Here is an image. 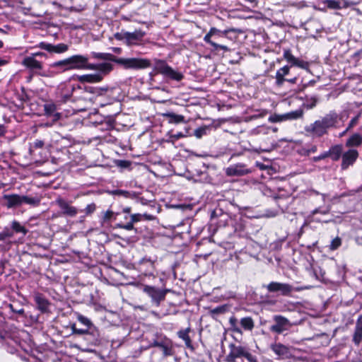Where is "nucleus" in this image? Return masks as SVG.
<instances>
[{"mask_svg":"<svg viewBox=\"0 0 362 362\" xmlns=\"http://www.w3.org/2000/svg\"><path fill=\"white\" fill-rule=\"evenodd\" d=\"M338 122V114L330 112L322 119L305 126V131L313 137H321L327 133L329 129L334 127Z\"/></svg>","mask_w":362,"mask_h":362,"instance_id":"1","label":"nucleus"},{"mask_svg":"<svg viewBox=\"0 0 362 362\" xmlns=\"http://www.w3.org/2000/svg\"><path fill=\"white\" fill-rule=\"evenodd\" d=\"M114 89L108 86L87 87L85 91L93 95L90 100H93L101 107L113 103L116 98L112 95Z\"/></svg>","mask_w":362,"mask_h":362,"instance_id":"2","label":"nucleus"},{"mask_svg":"<svg viewBox=\"0 0 362 362\" xmlns=\"http://www.w3.org/2000/svg\"><path fill=\"white\" fill-rule=\"evenodd\" d=\"M145 33L141 30H136L134 32H127L122 30L115 33L114 37L116 40L122 41L127 46L139 45L142 41Z\"/></svg>","mask_w":362,"mask_h":362,"instance_id":"3","label":"nucleus"},{"mask_svg":"<svg viewBox=\"0 0 362 362\" xmlns=\"http://www.w3.org/2000/svg\"><path fill=\"white\" fill-rule=\"evenodd\" d=\"M115 63L122 66L127 69H142L151 66V62L148 59L144 58H123L116 57Z\"/></svg>","mask_w":362,"mask_h":362,"instance_id":"4","label":"nucleus"},{"mask_svg":"<svg viewBox=\"0 0 362 362\" xmlns=\"http://www.w3.org/2000/svg\"><path fill=\"white\" fill-rule=\"evenodd\" d=\"M154 70L170 79L180 81L183 78V74L168 66L165 62L158 60L156 62Z\"/></svg>","mask_w":362,"mask_h":362,"instance_id":"5","label":"nucleus"},{"mask_svg":"<svg viewBox=\"0 0 362 362\" xmlns=\"http://www.w3.org/2000/svg\"><path fill=\"white\" fill-rule=\"evenodd\" d=\"M244 357L249 362H253V356L247 351V349L241 346L230 345V353L227 355L226 361L227 362H235L238 358Z\"/></svg>","mask_w":362,"mask_h":362,"instance_id":"6","label":"nucleus"},{"mask_svg":"<svg viewBox=\"0 0 362 362\" xmlns=\"http://www.w3.org/2000/svg\"><path fill=\"white\" fill-rule=\"evenodd\" d=\"M227 34H228V30L222 31V30H220L213 27V28H211L209 33L207 34H206L205 36L204 37V41L206 43L209 44L211 47H213V48L215 50H217L218 49H221L225 52H228V51H229V48L227 46L218 45L211 40L212 36L216 35L218 37H221V36H226Z\"/></svg>","mask_w":362,"mask_h":362,"instance_id":"7","label":"nucleus"},{"mask_svg":"<svg viewBox=\"0 0 362 362\" xmlns=\"http://www.w3.org/2000/svg\"><path fill=\"white\" fill-rule=\"evenodd\" d=\"M143 291L151 298L153 303L159 305L160 303L165 299L168 290L160 289L154 286L144 285L143 286Z\"/></svg>","mask_w":362,"mask_h":362,"instance_id":"8","label":"nucleus"},{"mask_svg":"<svg viewBox=\"0 0 362 362\" xmlns=\"http://www.w3.org/2000/svg\"><path fill=\"white\" fill-rule=\"evenodd\" d=\"M68 59L70 70L72 69H88L90 64L88 62V57L84 55L76 54Z\"/></svg>","mask_w":362,"mask_h":362,"instance_id":"9","label":"nucleus"},{"mask_svg":"<svg viewBox=\"0 0 362 362\" xmlns=\"http://www.w3.org/2000/svg\"><path fill=\"white\" fill-rule=\"evenodd\" d=\"M266 288L269 292H279L281 295L286 296H290L293 292V286L286 283L272 281L267 285Z\"/></svg>","mask_w":362,"mask_h":362,"instance_id":"10","label":"nucleus"},{"mask_svg":"<svg viewBox=\"0 0 362 362\" xmlns=\"http://www.w3.org/2000/svg\"><path fill=\"white\" fill-rule=\"evenodd\" d=\"M358 151L355 148H350L348 151L341 153V169L346 170L349 166L353 165L358 158Z\"/></svg>","mask_w":362,"mask_h":362,"instance_id":"11","label":"nucleus"},{"mask_svg":"<svg viewBox=\"0 0 362 362\" xmlns=\"http://www.w3.org/2000/svg\"><path fill=\"white\" fill-rule=\"evenodd\" d=\"M361 76L358 74H351L346 76L344 71V78L341 79V85L343 86L344 90L356 91V84L358 83Z\"/></svg>","mask_w":362,"mask_h":362,"instance_id":"12","label":"nucleus"},{"mask_svg":"<svg viewBox=\"0 0 362 362\" xmlns=\"http://www.w3.org/2000/svg\"><path fill=\"white\" fill-rule=\"evenodd\" d=\"M251 173L252 170L243 163L231 165L226 169V174L228 176H243Z\"/></svg>","mask_w":362,"mask_h":362,"instance_id":"13","label":"nucleus"},{"mask_svg":"<svg viewBox=\"0 0 362 362\" xmlns=\"http://www.w3.org/2000/svg\"><path fill=\"white\" fill-rule=\"evenodd\" d=\"M37 47L45 49L50 53L62 54L66 52L69 49V46L64 43L52 45L45 42H40Z\"/></svg>","mask_w":362,"mask_h":362,"instance_id":"14","label":"nucleus"},{"mask_svg":"<svg viewBox=\"0 0 362 362\" xmlns=\"http://www.w3.org/2000/svg\"><path fill=\"white\" fill-rule=\"evenodd\" d=\"M274 320L275 321V324L270 327V331L277 334H281L287 329L288 320L286 318L281 315H276L274 316Z\"/></svg>","mask_w":362,"mask_h":362,"instance_id":"15","label":"nucleus"},{"mask_svg":"<svg viewBox=\"0 0 362 362\" xmlns=\"http://www.w3.org/2000/svg\"><path fill=\"white\" fill-rule=\"evenodd\" d=\"M113 69L112 64L109 62H103L99 64H90L88 70L98 71L96 74H100L102 80L103 77L107 75Z\"/></svg>","mask_w":362,"mask_h":362,"instance_id":"16","label":"nucleus"},{"mask_svg":"<svg viewBox=\"0 0 362 362\" xmlns=\"http://www.w3.org/2000/svg\"><path fill=\"white\" fill-rule=\"evenodd\" d=\"M3 199L8 208L16 207L23 204V195L16 194H4Z\"/></svg>","mask_w":362,"mask_h":362,"instance_id":"17","label":"nucleus"},{"mask_svg":"<svg viewBox=\"0 0 362 362\" xmlns=\"http://www.w3.org/2000/svg\"><path fill=\"white\" fill-rule=\"evenodd\" d=\"M57 204L64 215L74 217L78 213V210L76 207L71 206L66 201L62 199H58Z\"/></svg>","mask_w":362,"mask_h":362,"instance_id":"18","label":"nucleus"},{"mask_svg":"<svg viewBox=\"0 0 362 362\" xmlns=\"http://www.w3.org/2000/svg\"><path fill=\"white\" fill-rule=\"evenodd\" d=\"M34 300L37 304V309L41 313L48 312L50 303L42 293H35L34 294Z\"/></svg>","mask_w":362,"mask_h":362,"instance_id":"19","label":"nucleus"},{"mask_svg":"<svg viewBox=\"0 0 362 362\" xmlns=\"http://www.w3.org/2000/svg\"><path fill=\"white\" fill-rule=\"evenodd\" d=\"M51 71L54 74H59L70 70L68 59L55 62L49 65Z\"/></svg>","mask_w":362,"mask_h":362,"instance_id":"20","label":"nucleus"},{"mask_svg":"<svg viewBox=\"0 0 362 362\" xmlns=\"http://www.w3.org/2000/svg\"><path fill=\"white\" fill-rule=\"evenodd\" d=\"M291 66L286 65L276 71L275 79L276 85L279 87L283 86L286 81L285 76L289 74Z\"/></svg>","mask_w":362,"mask_h":362,"instance_id":"21","label":"nucleus"},{"mask_svg":"<svg viewBox=\"0 0 362 362\" xmlns=\"http://www.w3.org/2000/svg\"><path fill=\"white\" fill-rule=\"evenodd\" d=\"M158 347L162 350L164 356H172L173 354L172 341L165 336L161 337Z\"/></svg>","mask_w":362,"mask_h":362,"instance_id":"22","label":"nucleus"},{"mask_svg":"<svg viewBox=\"0 0 362 362\" xmlns=\"http://www.w3.org/2000/svg\"><path fill=\"white\" fill-rule=\"evenodd\" d=\"M140 271L144 272V275L150 276L153 274L154 270V262L151 259H142L139 262Z\"/></svg>","mask_w":362,"mask_h":362,"instance_id":"23","label":"nucleus"},{"mask_svg":"<svg viewBox=\"0 0 362 362\" xmlns=\"http://www.w3.org/2000/svg\"><path fill=\"white\" fill-rule=\"evenodd\" d=\"M22 64L27 68H29L30 69H42V63L37 60L33 56H28L25 57L23 62Z\"/></svg>","mask_w":362,"mask_h":362,"instance_id":"24","label":"nucleus"},{"mask_svg":"<svg viewBox=\"0 0 362 362\" xmlns=\"http://www.w3.org/2000/svg\"><path fill=\"white\" fill-rule=\"evenodd\" d=\"M327 157H330L334 160H337L339 159V146L337 145L333 146L328 152H326L320 156L314 158L315 160H318L320 159L325 158Z\"/></svg>","mask_w":362,"mask_h":362,"instance_id":"25","label":"nucleus"},{"mask_svg":"<svg viewBox=\"0 0 362 362\" xmlns=\"http://www.w3.org/2000/svg\"><path fill=\"white\" fill-rule=\"evenodd\" d=\"M74 89H75V87L74 85H71V84L63 85V87L62 88L61 91H60V97H61L60 101H62L63 103H66V101H68L70 99Z\"/></svg>","mask_w":362,"mask_h":362,"instance_id":"26","label":"nucleus"},{"mask_svg":"<svg viewBox=\"0 0 362 362\" xmlns=\"http://www.w3.org/2000/svg\"><path fill=\"white\" fill-rule=\"evenodd\" d=\"M190 330V327H187L185 329H180V331L177 332V336L179 338L182 339L185 341L186 347L191 350H194V346L192 344V340L189 336Z\"/></svg>","mask_w":362,"mask_h":362,"instance_id":"27","label":"nucleus"},{"mask_svg":"<svg viewBox=\"0 0 362 362\" xmlns=\"http://www.w3.org/2000/svg\"><path fill=\"white\" fill-rule=\"evenodd\" d=\"M78 79L82 83H99L102 81L100 74H88L78 76Z\"/></svg>","mask_w":362,"mask_h":362,"instance_id":"28","label":"nucleus"},{"mask_svg":"<svg viewBox=\"0 0 362 362\" xmlns=\"http://www.w3.org/2000/svg\"><path fill=\"white\" fill-rule=\"evenodd\" d=\"M361 144L362 136L358 133L352 134L346 141V146L351 147L352 148L353 147L359 146Z\"/></svg>","mask_w":362,"mask_h":362,"instance_id":"29","label":"nucleus"},{"mask_svg":"<svg viewBox=\"0 0 362 362\" xmlns=\"http://www.w3.org/2000/svg\"><path fill=\"white\" fill-rule=\"evenodd\" d=\"M272 350L279 356H286L288 354V348L281 344H275L271 346Z\"/></svg>","mask_w":362,"mask_h":362,"instance_id":"30","label":"nucleus"},{"mask_svg":"<svg viewBox=\"0 0 362 362\" xmlns=\"http://www.w3.org/2000/svg\"><path fill=\"white\" fill-rule=\"evenodd\" d=\"M303 115V110L298 109L284 114V118L286 120H295L301 118Z\"/></svg>","mask_w":362,"mask_h":362,"instance_id":"31","label":"nucleus"},{"mask_svg":"<svg viewBox=\"0 0 362 362\" xmlns=\"http://www.w3.org/2000/svg\"><path fill=\"white\" fill-rule=\"evenodd\" d=\"M91 55L93 58L104 59V60H110L115 62V59L116 57L110 53H103V52H92Z\"/></svg>","mask_w":362,"mask_h":362,"instance_id":"32","label":"nucleus"},{"mask_svg":"<svg viewBox=\"0 0 362 362\" xmlns=\"http://www.w3.org/2000/svg\"><path fill=\"white\" fill-rule=\"evenodd\" d=\"M240 323L245 330L251 331L254 327L253 320L250 317L242 318Z\"/></svg>","mask_w":362,"mask_h":362,"instance_id":"33","label":"nucleus"},{"mask_svg":"<svg viewBox=\"0 0 362 362\" xmlns=\"http://www.w3.org/2000/svg\"><path fill=\"white\" fill-rule=\"evenodd\" d=\"M165 115V117L169 118V122L170 123L178 124V123L185 122V117L181 115H177V114L170 112V113H167Z\"/></svg>","mask_w":362,"mask_h":362,"instance_id":"34","label":"nucleus"},{"mask_svg":"<svg viewBox=\"0 0 362 362\" xmlns=\"http://www.w3.org/2000/svg\"><path fill=\"white\" fill-rule=\"evenodd\" d=\"M117 215V214L112 210H107L106 211L103 212L101 223L104 225L112 219L115 220Z\"/></svg>","mask_w":362,"mask_h":362,"instance_id":"35","label":"nucleus"},{"mask_svg":"<svg viewBox=\"0 0 362 362\" xmlns=\"http://www.w3.org/2000/svg\"><path fill=\"white\" fill-rule=\"evenodd\" d=\"M11 229L13 230V233L14 232L20 233L23 235H25L28 232L27 229L24 226H21L20 223L16 221L12 222Z\"/></svg>","mask_w":362,"mask_h":362,"instance_id":"36","label":"nucleus"},{"mask_svg":"<svg viewBox=\"0 0 362 362\" xmlns=\"http://www.w3.org/2000/svg\"><path fill=\"white\" fill-rule=\"evenodd\" d=\"M40 199L37 197H32L23 195V204H29L31 206H37L40 204Z\"/></svg>","mask_w":362,"mask_h":362,"instance_id":"37","label":"nucleus"},{"mask_svg":"<svg viewBox=\"0 0 362 362\" xmlns=\"http://www.w3.org/2000/svg\"><path fill=\"white\" fill-rule=\"evenodd\" d=\"M283 57L284 59H286L288 63L291 64L290 66H293V64L295 62L296 57L292 54L291 51L289 49H284Z\"/></svg>","mask_w":362,"mask_h":362,"instance_id":"38","label":"nucleus"},{"mask_svg":"<svg viewBox=\"0 0 362 362\" xmlns=\"http://www.w3.org/2000/svg\"><path fill=\"white\" fill-rule=\"evenodd\" d=\"M13 236V230L11 228L6 227L0 232V240H5Z\"/></svg>","mask_w":362,"mask_h":362,"instance_id":"39","label":"nucleus"},{"mask_svg":"<svg viewBox=\"0 0 362 362\" xmlns=\"http://www.w3.org/2000/svg\"><path fill=\"white\" fill-rule=\"evenodd\" d=\"M210 129L209 126H203L199 128H197L194 130V136L197 139H201L203 136L206 135L207 134V131Z\"/></svg>","mask_w":362,"mask_h":362,"instance_id":"40","label":"nucleus"},{"mask_svg":"<svg viewBox=\"0 0 362 362\" xmlns=\"http://www.w3.org/2000/svg\"><path fill=\"white\" fill-rule=\"evenodd\" d=\"M44 110L46 115H52L56 111V105L52 103H46L44 105Z\"/></svg>","mask_w":362,"mask_h":362,"instance_id":"41","label":"nucleus"},{"mask_svg":"<svg viewBox=\"0 0 362 362\" xmlns=\"http://www.w3.org/2000/svg\"><path fill=\"white\" fill-rule=\"evenodd\" d=\"M77 320L79 322L86 326L88 329L93 326L91 321L88 317L81 314H78Z\"/></svg>","mask_w":362,"mask_h":362,"instance_id":"42","label":"nucleus"},{"mask_svg":"<svg viewBox=\"0 0 362 362\" xmlns=\"http://www.w3.org/2000/svg\"><path fill=\"white\" fill-rule=\"evenodd\" d=\"M362 341V331L355 328L353 335V341L356 345H359Z\"/></svg>","mask_w":362,"mask_h":362,"instance_id":"43","label":"nucleus"},{"mask_svg":"<svg viewBox=\"0 0 362 362\" xmlns=\"http://www.w3.org/2000/svg\"><path fill=\"white\" fill-rule=\"evenodd\" d=\"M362 341V331L355 328L353 335V341L356 345H359Z\"/></svg>","mask_w":362,"mask_h":362,"instance_id":"44","label":"nucleus"},{"mask_svg":"<svg viewBox=\"0 0 362 362\" xmlns=\"http://www.w3.org/2000/svg\"><path fill=\"white\" fill-rule=\"evenodd\" d=\"M268 120H269V122H272V123L281 122L286 121V119L284 118V114H283V115H277V114L272 115L269 117Z\"/></svg>","mask_w":362,"mask_h":362,"instance_id":"45","label":"nucleus"},{"mask_svg":"<svg viewBox=\"0 0 362 362\" xmlns=\"http://www.w3.org/2000/svg\"><path fill=\"white\" fill-rule=\"evenodd\" d=\"M293 66H298V67L303 69H308L309 67V64L307 62H305L298 58H296L295 62L293 64Z\"/></svg>","mask_w":362,"mask_h":362,"instance_id":"46","label":"nucleus"},{"mask_svg":"<svg viewBox=\"0 0 362 362\" xmlns=\"http://www.w3.org/2000/svg\"><path fill=\"white\" fill-rule=\"evenodd\" d=\"M360 117V114L357 115L354 117H353L351 121L349 122L348 127L342 132L341 133V136H342L349 129L354 127L358 121V119Z\"/></svg>","mask_w":362,"mask_h":362,"instance_id":"47","label":"nucleus"},{"mask_svg":"<svg viewBox=\"0 0 362 362\" xmlns=\"http://www.w3.org/2000/svg\"><path fill=\"white\" fill-rule=\"evenodd\" d=\"M116 228L125 229L127 230H132L134 229V223L131 221L126 224L117 223L115 226Z\"/></svg>","mask_w":362,"mask_h":362,"instance_id":"48","label":"nucleus"},{"mask_svg":"<svg viewBox=\"0 0 362 362\" xmlns=\"http://www.w3.org/2000/svg\"><path fill=\"white\" fill-rule=\"evenodd\" d=\"M325 4L327 8L332 9H337L339 7V3L334 0H326Z\"/></svg>","mask_w":362,"mask_h":362,"instance_id":"49","label":"nucleus"},{"mask_svg":"<svg viewBox=\"0 0 362 362\" xmlns=\"http://www.w3.org/2000/svg\"><path fill=\"white\" fill-rule=\"evenodd\" d=\"M229 322H230V324L231 327H233V329L234 332L239 333V334L242 333L241 329L237 326V324H236L237 320L235 317L230 318Z\"/></svg>","mask_w":362,"mask_h":362,"instance_id":"50","label":"nucleus"},{"mask_svg":"<svg viewBox=\"0 0 362 362\" xmlns=\"http://www.w3.org/2000/svg\"><path fill=\"white\" fill-rule=\"evenodd\" d=\"M96 209V206L94 203L88 204L85 209V212L86 214H90L95 211Z\"/></svg>","mask_w":362,"mask_h":362,"instance_id":"51","label":"nucleus"},{"mask_svg":"<svg viewBox=\"0 0 362 362\" xmlns=\"http://www.w3.org/2000/svg\"><path fill=\"white\" fill-rule=\"evenodd\" d=\"M313 286L311 285H305V286H293V291H302L304 290H309L313 288Z\"/></svg>","mask_w":362,"mask_h":362,"instance_id":"52","label":"nucleus"},{"mask_svg":"<svg viewBox=\"0 0 362 362\" xmlns=\"http://www.w3.org/2000/svg\"><path fill=\"white\" fill-rule=\"evenodd\" d=\"M72 330L74 334H86L88 333V329H77L75 326L72 327Z\"/></svg>","mask_w":362,"mask_h":362,"instance_id":"53","label":"nucleus"},{"mask_svg":"<svg viewBox=\"0 0 362 362\" xmlns=\"http://www.w3.org/2000/svg\"><path fill=\"white\" fill-rule=\"evenodd\" d=\"M142 215L140 214H134L130 216V221L133 223H137L141 221Z\"/></svg>","mask_w":362,"mask_h":362,"instance_id":"54","label":"nucleus"},{"mask_svg":"<svg viewBox=\"0 0 362 362\" xmlns=\"http://www.w3.org/2000/svg\"><path fill=\"white\" fill-rule=\"evenodd\" d=\"M339 246V238L338 237H337L332 241L331 245H330V249L332 250H336Z\"/></svg>","mask_w":362,"mask_h":362,"instance_id":"55","label":"nucleus"},{"mask_svg":"<svg viewBox=\"0 0 362 362\" xmlns=\"http://www.w3.org/2000/svg\"><path fill=\"white\" fill-rule=\"evenodd\" d=\"M226 306H218V307L214 308L211 310V313H215V314L223 313L226 311Z\"/></svg>","mask_w":362,"mask_h":362,"instance_id":"56","label":"nucleus"},{"mask_svg":"<svg viewBox=\"0 0 362 362\" xmlns=\"http://www.w3.org/2000/svg\"><path fill=\"white\" fill-rule=\"evenodd\" d=\"M161 337H163V335L158 336L157 338L150 344L149 347H158Z\"/></svg>","mask_w":362,"mask_h":362,"instance_id":"57","label":"nucleus"},{"mask_svg":"<svg viewBox=\"0 0 362 362\" xmlns=\"http://www.w3.org/2000/svg\"><path fill=\"white\" fill-rule=\"evenodd\" d=\"M267 110H258V113L255 114L252 116V118H257V117H264L267 114Z\"/></svg>","mask_w":362,"mask_h":362,"instance_id":"58","label":"nucleus"},{"mask_svg":"<svg viewBox=\"0 0 362 362\" xmlns=\"http://www.w3.org/2000/svg\"><path fill=\"white\" fill-rule=\"evenodd\" d=\"M356 329L362 331V315H360L356 323Z\"/></svg>","mask_w":362,"mask_h":362,"instance_id":"59","label":"nucleus"},{"mask_svg":"<svg viewBox=\"0 0 362 362\" xmlns=\"http://www.w3.org/2000/svg\"><path fill=\"white\" fill-rule=\"evenodd\" d=\"M44 146V141L41 140H35L33 143V146L36 148H41Z\"/></svg>","mask_w":362,"mask_h":362,"instance_id":"60","label":"nucleus"},{"mask_svg":"<svg viewBox=\"0 0 362 362\" xmlns=\"http://www.w3.org/2000/svg\"><path fill=\"white\" fill-rule=\"evenodd\" d=\"M9 308L11 310V311L14 313H17V314H19L21 315H24V310L23 308L19 309V310H16V309H14L13 306L11 304L9 305Z\"/></svg>","mask_w":362,"mask_h":362,"instance_id":"61","label":"nucleus"},{"mask_svg":"<svg viewBox=\"0 0 362 362\" xmlns=\"http://www.w3.org/2000/svg\"><path fill=\"white\" fill-rule=\"evenodd\" d=\"M32 56H33L35 59L37 57H47V54L44 52H35V53H33L31 54Z\"/></svg>","mask_w":362,"mask_h":362,"instance_id":"62","label":"nucleus"},{"mask_svg":"<svg viewBox=\"0 0 362 362\" xmlns=\"http://www.w3.org/2000/svg\"><path fill=\"white\" fill-rule=\"evenodd\" d=\"M172 137L174 138L175 139H179L180 138L184 137V134L182 132H178L173 135Z\"/></svg>","mask_w":362,"mask_h":362,"instance_id":"63","label":"nucleus"},{"mask_svg":"<svg viewBox=\"0 0 362 362\" xmlns=\"http://www.w3.org/2000/svg\"><path fill=\"white\" fill-rule=\"evenodd\" d=\"M356 91H361L362 90V79L360 78V81L358 84H356Z\"/></svg>","mask_w":362,"mask_h":362,"instance_id":"64","label":"nucleus"}]
</instances>
